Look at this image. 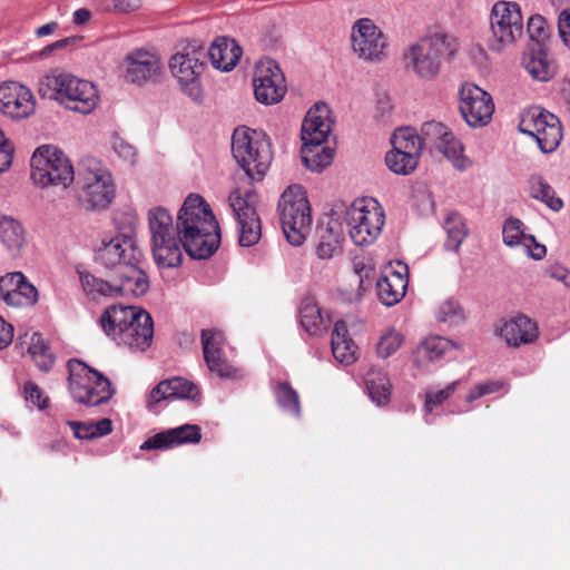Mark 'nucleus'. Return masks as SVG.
<instances>
[{
  "label": "nucleus",
  "instance_id": "1",
  "mask_svg": "<svg viewBox=\"0 0 570 570\" xmlns=\"http://www.w3.org/2000/svg\"><path fill=\"white\" fill-rule=\"evenodd\" d=\"M178 228L184 242V250L195 259L210 257L220 243L218 223L206 200L190 194L177 214Z\"/></svg>",
  "mask_w": 570,
  "mask_h": 570
},
{
  "label": "nucleus",
  "instance_id": "2",
  "mask_svg": "<svg viewBox=\"0 0 570 570\" xmlns=\"http://www.w3.org/2000/svg\"><path fill=\"white\" fill-rule=\"evenodd\" d=\"M458 51L456 41L444 32L421 37L402 55L404 69L422 81H433L441 73L443 62Z\"/></svg>",
  "mask_w": 570,
  "mask_h": 570
},
{
  "label": "nucleus",
  "instance_id": "3",
  "mask_svg": "<svg viewBox=\"0 0 570 570\" xmlns=\"http://www.w3.org/2000/svg\"><path fill=\"white\" fill-rule=\"evenodd\" d=\"M39 90L42 96L83 115L92 112L99 102L98 90L91 81L58 70L42 78Z\"/></svg>",
  "mask_w": 570,
  "mask_h": 570
},
{
  "label": "nucleus",
  "instance_id": "4",
  "mask_svg": "<svg viewBox=\"0 0 570 570\" xmlns=\"http://www.w3.org/2000/svg\"><path fill=\"white\" fill-rule=\"evenodd\" d=\"M77 198L86 210L106 209L116 196L109 169L95 157H83L77 174Z\"/></svg>",
  "mask_w": 570,
  "mask_h": 570
},
{
  "label": "nucleus",
  "instance_id": "5",
  "mask_svg": "<svg viewBox=\"0 0 570 570\" xmlns=\"http://www.w3.org/2000/svg\"><path fill=\"white\" fill-rule=\"evenodd\" d=\"M232 153L249 183L259 181L273 159L272 145L263 132L247 127L236 128L232 136Z\"/></svg>",
  "mask_w": 570,
  "mask_h": 570
},
{
  "label": "nucleus",
  "instance_id": "6",
  "mask_svg": "<svg viewBox=\"0 0 570 570\" xmlns=\"http://www.w3.org/2000/svg\"><path fill=\"white\" fill-rule=\"evenodd\" d=\"M148 227L150 232L154 259L159 267L174 268L183 262L184 242L171 214L164 207L148 210Z\"/></svg>",
  "mask_w": 570,
  "mask_h": 570
},
{
  "label": "nucleus",
  "instance_id": "7",
  "mask_svg": "<svg viewBox=\"0 0 570 570\" xmlns=\"http://www.w3.org/2000/svg\"><path fill=\"white\" fill-rule=\"evenodd\" d=\"M347 229L352 242L357 246L372 244L381 234L385 222L382 207L374 199L361 198L334 213Z\"/></svg>",
  "mask_w": 570,
  "mask_h": 570
},
{
  "label": "nucleus",
  "instance_id": "8",
  "mask_svg": "<svg viewBox=\"0 0 570 570\" xmlns=\"http://www.w3.org/2000/svg\"><path fill=\"white\" fill-rule=\"evenodd\" d=\"M278 214L283 233L293 246H301L312 226L311 206L304 188L289 186L278 202Z\"/></svg>",
  "mask_w": 570,
  "mask_h": 570
},
{
  "label": "nucleus",
  "instance_id": "9",
  "mask_svg": "<svg viewBox=\"0 0 570 570\" xmlns=\"http://www.w3.org/2000/svg\"><path fill=\"white\" fill-rule=\"evenodd\" d=\"M67 367L69 392L75 402L87 406H97L108 402L114 395L115 390L110 381L83 362L70 360Z\"/></svg>",
  "mask_w": 570,
  "mask_h": 570
},
{
  "label": "nucleus",
  "instance_id": "10",
  "mask_svg": "<svg viewBox=\"0 0 570 570\" xmlns=\"http://www.w3.org/2000/svg\"><path fill=\"white\" fill-rule=\"evenodd\" d=\"M77 272L82 291L92 301L118 295L138 297L147 293L149 288L148 277L142 269H130V274H118V277L112 281L102 279L85 269Z\"/></svg>",
  "mask_w": 570,
  "mask_h": 570
},
{
  "label": "nucleus",
  "instance_id": "11",
  "mask_svg": "<svg viewBox=\"0 0 570 570\" xmlns=\"http://www.w3.org/2000/svg\"><path fill=\"white\" fill-rule=\"evenodd\" d=\"M521 7L513 1H497L490 12L489 49L501 52L512 48L523 36Z\"/></svg>",
  "mask_w": 570,
  "mask_h": 570
},
{
  "label": "nucleus",
  "instance_id": "12",
  "mask_svg": "<svg viewBox=\"0 0 570 570\" xmlns=\"http://www.w3.org/2000/svg\"><path fill=\"white\" fill-rule=\"evenodd\" d=\"M31 178L37 186H62L67 188L75 180L70 159L53 146H41L31 157Z\"/></svg>",
  "mask_w": 570,
  "mask_h": 570
},
{
  "label": "nucleus",
  "instance_id": "13",
  "mask_svg": "<svg viewBox=\"0 0 570 570\" xmlns=\"http://www.w3.org/2000/svg\"><path fill=\"white\" fill-rule=\"evenodd\" d=\"M140 256L131 232L104 235L95 248V261L106 268H118V274H130V269H141L138 266Z\"/></svg>",
  "mask_w": 570,
  "mask_h": 570
},
{
  "label": "nucleus",
  "instance_id": "14",
  "mask_svg": "<svg viewBox=\"0 0 570 570\" xmlns=\"http://www.w3.org/2000/svg\"><path fill=\"white\" fill-rule=\"evenodd\" d=\"M258 196L253 187H236L228 197L229 206L237 223L238 243L250 247L262 237V225L256 205Z\"/></svg>",
  "mask_w": 570,
  "mask_h": 570
},
{
  "label": "nucleus",
  "instance_id": "15",
  "mask_svg": "<svg viewBox=\"0 0 570 570\" xmlns=\"http://www.w3.org/2000/svg\"><path fill=\"white\" fill-rule=\"evenodd\" d=\"M519 127L521 132L535 138L540 150L544 154L552 153L562 139L559 118L539 107L523 112Z\"/></svg>",
  "mask_w": 570,
  "mask_h": 570
},
{
  "label": "nucleus",
  "instance_id": "16",
  "mask_svg": "<svg viewBox=\"0 0 570 570\" xmlns=\"http://www.w3.org/2000/svg\"><path fill=\"white\" fill-rule=\"evenodd\" d=\"M351 39L353 51L360 59L381 61L385 57L386 38L371 19H358L352 27Z\"/></svg>",
  "mask_w": 570,
  "mask_h": 570
},
{
  "label": "nucleus",
  "instance_id": "17",
  "mask_svg": "<svg viewBox=\"0 0 570 570\" xmlns=\"http://www.w3.org/2000/svg\"><path fill=\"white\" fill-rule=\"evenodd\" d=\"M459 109L470 127L488 125L494 112V104L490 94L474 83H464L460 89Z\"/></svg>",
  "mask_w": 570,
  "mask_h": 570
},
{
  "label": "nucleus",
  "instance_id": "18",
  "mask_svg": "<svg viewBox=\"0 0 570 570\" xmlns=\"http://www.w3.org/2000/svg\"><path fill=\"white\" fill-rule=\"evenodd\" d=\"M285 92V77L279 66L272 59L259 61L254 76V94L257 101L274 105L283 99Z\"/></svg>",
  "mask_w": 570,
  "mask_h": 570
},
{
  "label": "nucleus",
  "instance_id": "19",
  "mask_svg": "<svg viewBox=\"0 0 570 570\" xmlns=\"http://www.w3.org/2000/svg\"><path fill=\"white\" fill-rule=\"evenodd\" d=\"M204 62L197 51L178 52L169 61L173 76L178 80L183 91L193 100L202 99L200 75Z\"/></svg>",
  "mask_w": 570,
  "mask_h": 570
},
{
  "label": "nucleus",
  "instance_id": "20",
  "mask_svg": "<svg viewBox=\"0 0 570 570\" xmlns=\"http://www.w3.org/2000/svg\"><path fill=\"white\" fill-rule=\"evenodd\" d=\"M36 110V98L32 91L17 81H4L0 85V112L6 117L19 120L30 117Z\"/></svg>",
  "mask_w": 570,
  "mask_h": 570
},
{
  "label": "nucleus",
  "instance_id": "21",
  "mask_svg": "<svg viewBox=\"0 0 570 570\" xmlns=\"http://www.w3.org/2000/svg\"><path fill=\"white\" fill-rule=\"evenodd\" d=\"M224 336L216 330L202 331V345L204 358L210 372L225 379H240L243 373L239 368L233 366L224 356L223 352Z\"/></svg>",
  "mask_w": 570,
  "mask_h": 570
},
{
  "label": "nucleus",
  "instance_id": "22",
  "mask_svg": "<svg viewBox=\"0 0 570 570\" xmlns=\"http://www.w3.org/2000/svg\"><path fill=\"white\" fill-rule=\"evenodd\" d=\"M126 78L134 83L156 80L161 71L159 57L151 51L136 49L125 58Z\"/></svg>",
  "mask_w": 570,
  "mask_h": 570
},
{
  "label": "nucleus",
  "instance_id": "23",
  "mask_svg": "<svg viewBox=\"0 0 570 570\" xmlns=\"http://www.w3.org/2000/svg\"><path fill=\"white\" fill-rule=\"evenodd\" d=\"M200 396L198 386L187 379L175 376L158 383L147 397V407L153 409L154 405L165 400H190L197 401Z\"/></svg>",
  "mask_w": 570,
  "mask_h": 570
},
{
  "label": "nucleus",
  "instance_id": "24",
  "mask_svg": "<svg viewBox=\"0 0 570 570\" xmlns=\"http://www.w3.org/2000/svg\"><path fill=\"white\" fill-rule=\"evenodd\" d=\"M153 336V318L149 313L140 308L137 311L134 324L126 332L121 333L115 343L132 352H144L150 346Z\"/></svg>",
  "mask_w": 570,
  "mask_h": 570
},
{
  "label": "nucleus",
  "instance_id": "25",
  "mask_svg": "<svg viewBox=\"0 0 570 570\" xmlns=\"http://www.w3.org/2000/svg\"><path fill=\"white\" fill-rule=\"evenodd\" d=\"M397 269H387L377 279L376 289L380 302L385 306H393L401 302L409 285L407 266L397 263Z\"/></svg>",
  "mask_w": 570,
  "mask_h": 570
},
{
  "label": "nucleus",
  "instance_id": "26",
  "mask_svg": "<svg viewBox=\"0 0 570 570\" xmlns=\"http://www.w3.org/2000/svg\"><path fill=\"white\" fill-rule=\"evenodd\" d=\"M200 438V430L197 425L184 424L156 433L140 445V450H167L181 444L198 443Z\"/></svg>",
  "mask_w": 570,
  "mask_h": 570
},
{
  "label": "nucleus",
  "instance_id": "27",
  "mask_svg": "<svg viewBox=\"0 0 570 570\" xmlns=\"http://www.w3.org/2000/svg\"><path fill=\"white\" fill-rule=\"evenodd\" d=\"M331 132L330 109L326 104L318 102L311 108L302 124V142H326Z\"/></svg>",
  "mask_w": 570,
  "mask_h": 570
},
{
  "label": "nucleus",
  "instance_id": "28",
  "mask_svg": "<svg viewBox=\"0 0 570 570\" xmlns=\"http://www.w3.org/2000/svg\"><path fill=\"white\" fill-rule=\"evenodd\" d=\"M503 243L509 247L521 246L533 259H541L546 256L544 245L539 244L532 235L524 233L523 223L518 218L505 220L502 229Z\"/></svg>",
  "mask_w": 570,
  "mask_h": 570
},
{
  "label": "nucleus",
  "instance_id": "29",
  "mask_svg": "<svg viewBox=\"0 0 570 570\" xmlns=\"http://www.w3.org/2000/svg\"><path fill=\"white\" fill-rule=\"evenodd\" d=\"M139 309L140 307L124 305L107 307L99 318L102 331L110 340L116 342L121 333L134 324Z\"/></svg>",
  "mask_w": 570,
  "mask_h": 570
},
{
  "label": "nucleus",
  "instance_id": "30",
  "mask_svg": "<svg viewBox=\"0 0 570 570\" xmlns=\"http://www.w3.org/2000/svg\"><path fill=\"white\" fill-rule=\"evenodd\" d=\"M139 309L140 307L124 305L107 307L99 318L102 331L110 340L116 342L121 333L134 324Z\"/></svg>",
  "mask_w": 570,
  "mask_h": 570
},
{
  "label": "nucleus",
  "instance_id": "31",
  "mask_svg": "<svg viewBox=\"0 0 570 570\" xmlns=\"http://www.w3.org/2000/svg\"><path fill=\"white\" fill-rule=\"evenodd\" d=\"M538 335L537 324L524 315L505 321L500 328V336L513 347L530 344L537 340Z\"/></svg>",
  "mask_w": 570,
  "mask_h": 570
},
{
  "label": "nucleus",
  "instance_id": "32",
  "mask_svg": "<svg viewBox=\"0 0 570 570\" xmlns=\"http://www.w3.org/2000/svg\"><path fill=\"white\" fill-rule=\"evenodd\" d=\"M318 243L316 254L321 259H330L341 253L345 237L341 219L331 217L325 226L317 229Z\"/></svg>",
  "mask_w": 570,
  "mask_h": 570
},
{
  "label": "nucleus",
  "instance_id": "33",
  "mask_svg": "<svg viewBox=\"0 0 570 570\" xmlns=\"http://www.w3.org/2000/svg\"><path fill=\"white\" fill-rule=\"evenodd\" d=\"M208 57L214 68L229 71L242 57V48L228 37H217L208 49Z\"/></svg>",
  "mask_w": 570,
  "mask_h": 570
},
{
  "label": "nucleus",
  "instance_id": "34",
  "mask_svg": "<svg viewBox=\"0 0 570 570\" xmlns=\"http://www.w3.org/2000/svg\"><path fill=\"white\" fill-rule=\"evenodd\" d=\"M0 242L12 257L21 255L26 245V230L12 216H0Z\"/></svg>",
  "mask_w": 570,
  "mask_h": 570
},
{
  "label": "nucleus",
  "instance_id": "35",
  "mask_svg": "<svg viewBox=\"0 0 570 570\" xmlns=\"http://www.w3.org/2000/svg\"><path fill=\"white\" fill-rule=\"evenodd\" d=\"M391 145L392 149L389 153H396L397 156L405 155L407 160H412L421 155V136L411 127L396 129L391 137Z\"/></svg>",
  "mask_w": 570,
  "mask_h": 570
},
{
  "label": "nucleus",
  "instance_id": "36",
  "mask_svg": "<svg viewBox=\"0 0 570 570\" xmlns=\"http://www.w3.org/2000/svg\"><path fill=\"white\" fill-rule=\"evenodd\" d=\"M332 353L336 361L343 364H351L355 361L356 346L348 336L346 324L336 321L331 337Z\"/></svg>",
  "mask_w": 570,
  "mask_h": 570
},
{
  "label": "nucleus",
  "instance_id": "37",
  "mask_svg": "<svg viewBox=\"0 0 570 570\" xmlns=\"http://www.w3.org/2000/svg\"><path fill=\"white\" fill-rule=\"evenodd\" d=\"M456 345L443 336H430L416 350V363L426 366L441 360L446 353L455 348Z\"/></svg>",
  "mask_w": 570,
  "mask_h": 570
},
{
  "label": "nucleus",
  "instance_id": "38",
  "mask_svg": "<svg viewBox=\"0 0 570 570\" xmlns=\"http://www.w3.org/2000/svg\"><path fill=\"white\" fill-rule=\"evenodd\" d=\"M528 193L530 197L540 200L553 212H560L563 208V200L541 175L534 174L528 179Z\"/></svg>",
  "mask_w": 570,
  "mask_h": 570
},
{
  "label": "nucleus",
  "instance_id": "39",
  "mask_svg": "<svg viewBox=\"0 0 570 570\" xmlns=\"http://www.w3.org/2000/svg\"><path fill=\"white\" fill-rule=\"evenodd\" d=\"M324 144L303 142L301 157L307 169L320 173L332 163L334 150Z\"/></svg>",
  "mask_w": 570,
  "mask_h": 570
},
{
  "label": "nucleus",
  "instance_id": "40",
  "mask_svg": "<svg viewBox=\"0 0 570 570\" xmlns=\"http://www.w3.org/2000/svg\"><path fill=\"white\" fill-rule=\"evenodd\" d=\"M365 385L368 397L377 406H384L390 402L392 385L385 372L375 368L368 371Z\"/></svg>",
  "mask_w": 570,
  "mask_h": 570
},
{
  "label": "nucleus",
  "instance_id": "41",
  "mask_svg": "<svg viewBox=\"0 0 570 570\" xmlns=\"http://www.w3.org/2000/svg\"><path fill=\"white\" fill-rule=\"evenodd\" d=\"M299 318L302 327L311 335H318L327 331L331 320L324 317L320 307L312 298H305L299 307Z\"/></svg>",
  "mask_w": 570,
  "mask_h": 570
},
{
  "label": "nucleus",
  "instance_id": "42",
  "mask_svg": "<svg viewBox=\"0 0 570 570\" xmlns=\"http://www.w3.org/2000/svg\"><path fill=\"white\" fill-rule=\"evenodd\" d=\"M522 63L532 79L538 81H549L557 71L556 65L543 51L525 55Z\"/></svg>",
  "mask_w": 570,
  "mask_h": 570
},
{
  "label": "nucleus",
  "instance_id": "43",
  "mask_svg": "<svg viewBox=\"0 0 570 570\" xmlns=\"http://www.w3.org/2000/svg\"><path fill=\"white\" fill-rule=\"evenodd\" d=\"M443 228L446 233L445 248L458 252L469 235L464 218L456 212H450L445 215Z\"/></svg>",
  "mask_w": 570,
  "mask_h": 570
},
{
  "label": "nucleus",
  "instance_id": "44",
  "mask_svg": "<svg viewBox=\"0 0 570 570\" xmlns=\"http://www.w3.org/2000/svg\"><path fill=\"white\" fill-rule=\"evenodd\" d=\"M73 436L79 440H94L111 433L112 422L110 419H101L97 422L68 421Z\"/></svg>",
  "mask_w": 570,
  "mask_h": 570
},
{
  "label": "nucleus",
  "instance_id": "45",
  "mask_svg": "<svg viewBox=\"0 0 570 570\" xmlns=\"http://www.w3.org/2000/svg\"><path fill=\"white\" fill-rule=\"evenodd\" d=\"M461 385V381H454L448 384L444 389L441 390H428L425 392V403H424V412H425V421L426 423H432L430 416L434 413H438V409L442 406L459 389Z\"/></svg>",
  "mask_w": 570,
  "mask_h": 570
},
{
  "label": "nucleus",
  "instance_id": "46",
  "mask_svg": "<svg viewBox=\"0 0 570 570\" xmlns=\"http://www.w3.org/2000/svg\"><path fill=\"white\" fill-rule=\"evenodd\" d=\"M28 352L41 371L48 372L52 367L55 358L41 334H32Z\"/></svg>",
  "mask_w": 570,
  "mask_h": 570
},
{
  "label": "nucleus",
  "instance_id": "47",
  "mask_svg": "<svg viewBox=\"0 0 570 570\" xmlns=\"http://www.w3.org/2000/svg\"><path fill=\"white\" fill-rule=\"evenodd\" d=\"M38 299L39 293L37 287L26 277L13 293H8V298L4 302L9 306L29 307L33 306Z\"/></svg>",
  "mask_w": 570,
  "mask_h": 570
},
{
  "label": "nucleus",
  "instance_id": "48",
  "mask_svg": "<svg viewBox=\"0 0 570 570\" xmlns=\"http://www.w3.org/2000/svg\"><path fill=\"white\" fill-rule=\"evenodd\" d=\"M279 407L292 415L299 416L301 403L297 392L288 383H279L274 390Z\"/></svg>",
  "mask_w": 570,
  "mask_h": 570
},
{
  "label": "nucleus",
  "instance_id": "49",
  "mask_svg": "<svg viewBox=\"0 0 570 570\" xmlns=\"http://www.w3.org/2000/svg\"><path fill=\"white\" fill-rule=\"evenodd\" d=\"M436 320L449 325H458L465 320V314L458 301L446 299L440 304Z\"/></svg>",
  "mask_w": 570,
  "mask_h": 570
},
{
  "label": "nucleus",
  "instance_id": "50",
  "mask_svg": "<svg viewBox=\"0 0 570 570\" xmlns=\"http://www.w3.org/2000/svg\"><path fill=\"white\" fill-rule=\"evenodd\" d=\"M403 336L394 328L385 331L376 345L377 355L382 358H386L394 354L402 345Z\"/></svg>",
  "mask_w": 570,
  "mask_h": 570
},
{
  "label": "nucleus",
  "instance_id": "51",
  "mask_svg": "<svg viewBox=\"0 0 570 570\" xmlns=\"http://www.w3.org/2000/svg\"><path fill=\"white\" fill-rule=\"evenodd\" d=\"M420 157L407 160L404 156H397L396 153H386L385 164L387 168L396 175H410L416 168Z\"/></svg>",
  "mask_w": 570,
  "mask_h": 570
},
{
  "label": "nucleus",
  "instance_id": "52",
  "mask_svg": "<svg viewBox=\"0 0 570 570\" xmlns=\"http://www.w3.org/2000/svg\"><path fill=\"white\" fill-rule=\"evenodd\" d=\"M434 148L450 160H458L463 153L460 140L449 129Z\"/></svg>",
  "mask_w": 570,
  "mask_h": 570
},
{
  "label": "nucleus",
  "instance_id": "53",
  "mask_svg": "<svg viewBox=\"0 0 570 570\" xmlns=\"http://www.w3.org/2000/svg\"><path fill=\"white\" fill-rule=\"evenodd\" d=\"M527 32L532 41L543 42L549 38L550 29L542 16L533 14L528 19Z\"/></svg>",
  "mask_w": 570,
  "mask_h": 570
},
{
  "label": "nucleus",
  "instance_id": "54",
  "mask_svg": "<svg viewBox=\"0 0 570 570\" xmlns=\"http://www.w3.org/2000/svg\"><path fill=\"white\" fill-rule=\"evenodd\" d=\"M503 383L502 382H485L478 384L473 391L468 393L465 395L464 405L459 406V412H466L471 409L470 404L475 401L476 399L488 395L490 393L497 392L500 389H502Z\"/></svg>",
  "mask_w": 570,
  "mask_h": 570
},
{
  "label": "nucleus",
  "instance_id": "55",
  "mask_svg": "<svg viewBox=\"0 0 570 570\" xmlns=\"http://www.w3.org/2000/svg\"><path fill=\"white\" fill-rule=\"evenodd\" d=\"M23 397L28 404L39 410H45L49 401L42 390L31 381L23 384Z\"/></svg>",
  "mask_w": 570,
  "mask_h": 570
},
{
  "label": "nucleus",
  "instance_id": "56",
  "mask_svg": "<svg viewBox=\"0 0 570 570\" xmlns=\"http://www.w3.org/2000/svg\"><path fill=\"white\" fill-rule=\"evenodd\" d=\"M448 131V127L438 121L425 122L422 127V146L429 144L433 147L436 146L439 140Z\"/></svg>",
  "mask_w": 570,
  "mask_h": 570
},
{
  "label": "nucleus",
  "instance_id": "57",
  "mask_svg": "<svg viewBox=\"0 0 570 570\" xmlns=\"http://www.w3.org/2000/svg\"><path fill=\"white\" fill-rule=\"evenodd\" d=\"M26 276L21 272L7 273L0 277V295L3 301H7L8 293H13L16 288L22 283Z\"/></svg>",
  "mask_w": 570,
  "mask_h": 570
},
{
  "label": "nucleus",
  "instance_id": "58",
  "mask_svg": "<svg viewBox=\"0 0 570 570\" xmlns=\"http://www.w3.org/2000/svg\"><path fill=\"white\" fill-rule=\"evenodd\" d=\"M112 149L125 163L134 165L136 161V149L132 145L125 141L122 138L116 137L112 140Z\"/></svg>",
  "mask_w": 570,
  "mask_h": 570
},
{
  "label": "nucleus",
  "instance_id": "59",
  "mask_svg": "<svg viewBox=\"0 0 570 570\" xmlns=\"http://www.w3.org/2000/svg\"><path fill=\"white\" fill-rule=\"evenodd\" d=\"M13 145L0 129V174L8 170L12 164Z\"/></svg>",
  "mask_w": 570,
  "mask_h": 570
},
{
  "label": "nucleus",
  "instance_id": "60",
  "mask_svg": "<svg viewBox=\"0 0 570 570\" xmlns=\"http://www.w3.org/2000/svg\"><path fill=\"white\" fill-rule=\"evenodd\" d=\"M558 30L563 43L570 49V9H564L560 12Z\"/></svg>",
  "mask_w": 570,
  "mask_h": 570
},
{
  "label": "nucleus",
  "instance_id": "61",
  "mask_svg": "<svg viewBox=\"0 0 570 570\" xmlns=\"http://www.w3.org/2000/svg\"><path fill=\"white\" fill-rule=\"evenodd\" d=\"M546 275L570 287V271L559 264L550 265L546 269Z\"/></svg>",
  "mask_w": 570,
  "mask_h": 570
},
{
  "label": "nucleus",
  "instance_id": "62",
  "mask_svg": "<svg viewBox=\"0 0 570 570\" xmlns=\"http://www.w3.org/2000/svg\"><path fill=\"white\" fill-rule=\"evenodd\" d=\"M78 41H79L78 37H67V38L60 39L53 43L46 46L41 50L40 56L46 57L49 53H51L52 51L66 49L70 46L76 45Z\"/></svg>",
  "mask_w": 570,
  "mask_h": 570
},
{
  "label": "nucleus",
  "instance_id": "63",
  "mask_svg": "<svg viewBox=\"0 0 570 570\" xmlns=\"http://www.w3.org/2000/svg\"><path fill=\"white\" fill-rule=\"evenodd\" d=\"M13 340V327L0 316V350L6 348Z\"/></svg>",
  "mask_w": 570,
  "mask_h": 570
},
{
  "label": "nucleus",
  "instance_id": "64",
  "mask_svg": "<svg viewBox=\"0 0 570 570\" xmlns=\"http://www.w3.org/2000/svg\"><path fill=\"white\" fill-rule=\"evenodd\" d=\"M560 102L566 111L570 115V79L561 81L559 87Z\"/></svg>",
  "mask_w": 570,
  "mask_h": 570
}]
</instances>
